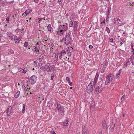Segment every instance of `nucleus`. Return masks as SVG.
Returning <instances> with one entry per match:
<instances>
[{
  "instance_id": "obj_1",
  "label": "nucleus",
  "mask_w": 134,
  "mask_h": 134,
  "mask_svg": "<svg viewBox=\"0 0 134 134\" xmlns=\"http://www.w3.org/2000/svg\"><path fill=\"white\" fill-rule=\"evenodd\" d=\"M7 35L9 37L11 38L12 41H15V42H19L21 40V38L20 36L18 38L16 36H15L14 38H13V36L14 35L11 32H8L7 33Z\"/></svg>"
},
{
  "instance_id": "obj_2",
  "label": "nucleus",
  "mask_w": 134,
  "mask_h": 134,
  "mask_svg": "<svg viewBox=\"0 0 134 134\" xmlns=\"http://www.w3.org/2000/svg\"><path fill=\"white\" fill-rule=\"evenodd\" d=\"M57 107L55 108L56 111L59 110V114L62 115L64 114V110L63 108L61 107L60 105L58 103H57Z\"/></svg>"
},
{
  "instance_id": "obj_3",
  "label": "nucleus",
  "mask_w": 134,
  "mask_h": 134,
  "mask_svg": "<svg viewBox=\"0 0 134 134\" xmlns=\"http://www.w3.org/2000/svg\"><path fill=\"white\" fill-rule=\"evenodd\" d=\"M37 80V77L35 75L31 76L30 78L29 82L30 83L33 85L36 83Z\"/></svg>"
},
{
  "instance_id": "obj_4",
  "label": "nucleus",
  "mask_w": 134,
  "mask_h": 134,
  "mask_svg": "<svg viewBox=\"0 0 134 134\" xmlns=\"http://www.w3.org/2000/svg\"><path fill=\"white\" fill-rule=\"evenodd\" d=\"M93 88V85H92V83H90L87 86L86 90L88 94H90L92 92Z\"/></svg>"
},
{
  "instance_id": "obj_5",
  "label": "nucleus",
  "mask_w": 134,
  "mask_h": 134,
  "mask_svg": "<svg viewBox=\"0 0 134 134\" xmlns=\"http://www.w3.org/2000/svg\"><path fill=\"white\" fill-rule=\"evenodd\" d=\"M113 20H114V23L117 24L119 26H121L123 25V23H121L120 20L117 18H115Z\"/></svg>"
},
{
  "instance_id": "obj_6",
  "label": "nucleus",
  "mask_w": 134,
  "mask_h": 134,
  "mask_svg": "<svg viewBox=\"0 0 134 134\" xmlns=\"http://www.w3.org/2000/svg\"><path fill=\"white\" fill-rule=\"evenodd\" d=\"M102 84V83L100 85L99 84L95 89V91L97 93L98 92L99 93L101 92L102 90V88L101 87Z\"/></svg>"
},
{
  "instance_id": "obj_7",
  "label": "nucleus",
  "mask_w": 134,
  "mask_h": 134,
  "mask_svg": "<svg viewBox=\"0 0 134 134\" xmlns=\"http://www.w3.org/2000/svg\"><path fill=\"white\" fill-rule=\"evenodd\" d=\"M106 77V79H108L109 81L111 82L113 80L114 75L112 74H110L107 75Z\"/></svg>"
},
{
  "instance_id": "obj_8",
  "label": "nucleus",
  "mask_w": 134,
  "mask_h": 134,
  "mask_svg": "<svg viewBox=\"0 0 134 134\" xmlns=\"http://www.w3.org/2000/svg\"><path fill=\"white\" fill-rule=\"evenodd\" d=\"M70 39V35L69 34V33H66V36L65 38H63L62 39V41H63L64 40H65V41H69V40Z\"/></svg>"
},
{
  "instance_id": "obj_9",
  "label": "nucleus",
  "mask_w": 134,
  "mask_h": 134,
  "mask_svg": "<svg viewBox=\"0 0 134 134\" xmlns=\"http://www.w3.org/2000/svg\"><path fill=\"white\" fill-rule=\"evenodd\" d=\"M132 52H133V53L130 58V61L132 64L134 65V50L133 49L132 50Z\"/></svg>"
},
{
  "instance_id": "obj_10",
  "label": "nucleus",
  "mask_w": 134,
  "mask_h": 134,
  "mask_svg": "<svg viewBox=\"0 0 134 134\" xmlns=\"http://www.w3.org/2000/svg\"><path fill=\"white\" fill-rule=\"evenodd\" d=\"M121 72V69H120L119 70V71L118 72L116 73L114 78L115 79H117L120 76V74Z\"/></svg>"
},
{
  "instance_id": "obj_11",
  "label": "nucleus",
  "mask_w": 134,
  "mask_h": 134,
  "mask_svg": "<svg viewBox=\"0 0 134 134\" xmlns=\"http://www.w3.org/2000/svg\"><path fill=\"white\" fill-rule=\"evenodd\" d=\"M82 132V134H88V132L85 126L83 127Z\"/></svg>"
},
{
  "instance_id": "obj_12",
  "label": "nucleus",
  "mask_w": 134,
  "mask_h": 134,
  "mask_svg": "<svg viewBox=\"0 0 134 134\" xmlns=\"http://www.w3.org/2000/svg\"><path fill=\"white\" fill-rule=\"evenodd\" d=\"M66 54V52L64 50L62 51L59 54V58L62 59V56Z\"/></svg>"
},
{
  "instance_id": "obj_13",
  "label": "nucleus",
  "mask_w": 134,
  "mask_h": 134,
  "mask_svg": "<svg viewBox=\"0 0 134 134\" xmlns=\"http://www.w3.org/2000/svg\"><path fill=\"white\" fill-rule=\"evenodd\" d=\"M54 67V66L53 65L49 66L48 68L46 70L47 72H51V71L52 70V69H53Z\"/></svg>"
},
{
  "instance_id": "obj_14",
  "label": "nucleus",
  "mask_w": 134,
  "mask_h": 134,
  "mask_svg": "<svg viewBox=\"0 0 134 134\" xmlns=\"http://www.w3.org/2000/svg\"><path fill=\"white\" fill-rule=\"evenodd\" d=\"M47 28L49 31L52 32L53 31V30L52 29L51 24H48V26H47Z\"/></svg>"
},
{
  "instance_id": "obj_15",
  "label": "nucleus",
  "mask_w": 134,
  "mask_h": 134,
  "mask_svg": "<svg viewBox=\"0 0 134 134\" xmlns=\"http://www.w3.org/2000/svg\"><path fill=\"white\" fill-rule=\"evenodd\" d=\"M63 125L64 126H67L68 125V119L65 120V121L63 122Z\"/></svg>"
},
{
  "instance_id": "obj_16",
  "label": "nucleus",
  "mask_w": 134,
  "mask_h": 134,
  "mask_svg": "<svg viewBox=\"0 0 134 134\" xmlns=\"http://www.w3.org/2000/svg\"><path fill=\"white\" fill-rule=\"evenodd\" d=\"M68 29V26L65 25H62V30L63 32L66 31Z\"/></svg>"
},
{
  "instance_id": "obj_17",
  "label": "nucleus",
  "mask_w": 134,
  "mask_h": 134,
  "mask_svg": "<svg viewBox=\"0 0 134 134\" xmlns=\"http://www.w3.org/2000/svg\"><path fill=\"white\" fill-rule=\"evenodd\" d=\"M57 29L58 31H60L61 32L63 31L62 30V25H60L59 24V26Z\"/></svg>"
},
{
  "instance_id": "obj_18",
  "label": "nucleus",
  "mask_w": 134,
  "mask_h": 134,
  "mask_svg": "<svg viewBox=\"0 0 134 134\" xmlns=\"http://www.w3.org/2000/svg\"><path fill=\"white\" fill-rule=\"evenodd\" d=\"M102 126L104 128V129H107V125L106 124V122L105 121H103V122Z\"/></svg>"
},
{
  "instance_id": "obj_19",
  "label": "nucleus",
  "mask_w": 134,
  "mask_h": 134,
  "mask_svg": "<svg viewBox=\"0 0 134 134\" xmlns=\"http://www.w3.org/2000/svg\"><path fill=\"white\" fill-rule=\"evenodd\" d=\"M50 65V63H47L45 65L44 67V69H45L46 70L48 68V67Z\"/></svg>"
},
{
  "instance_id": "obj_20",
  "label": "nucleus",
  "mask_w": 134,
  "mask_h": 134,
  "mask_svg": "<svg viewBox=\"0 0 134 134\" xmlns=\"http://www.w3.org/2000/svg\"><path fill=\"white\" fill-rule=\"evenodd\" d=\"M130 62L128 60H127L124 63V66L125 67H127V65L129 64Z\"/></svg>"
},
{
  "instance_id": "obj_21",
  "label": "nucleus",
  "mask_w": 134,
  "mask_h": 134,
  "mask_svg": "<svg viewBox=\"0 0 134 134\" xmlns=\"http://www.w3.org/2000/svg\"><path fill=\"white\" fill-rule=\"evenodd\" d=\"M20 92L19 91H18L14 95V97L16 98H17L19 97Z\"/></svg>"
},
{
  "instance_id": "obj_22",
  "label": "nucleus",
  "mask_w": 134,
  "mask_h": 134,
  "mask_svg": "<svg viewBox=\"0 0 134 134\" xmlns=\"http://www.w3.org/2000/svg\"><path fill=\"white\" fill-rule=\"evenodd\" d=\"M111 10V8L109 7H108L107 9V16H108L110 14V13Z\"/></svg>"
},
{
  "instance_id": "obj_23",
  "label": "nucleus",
  "mask_w": 134,
  "mask_h": 134,
  "mask_svg": "<svg viewBox=\"0 0 134 134\" xmlns=\"http://www.w3.org/2000/svg\"><path fill=\"white\" fill-rule=\"evenodd\" d=\"M33 51H36V53L37 54H38L39 53V50H37V49L36 47H35V46L33 47Z\"/></svg>"
},
{
  "instance_id": "obj_24",
  "label": "nucleus",
  "mask_w": 134,
  "mask_h": 134,
  "mask_svg": "<svg viewBox=\"0 0 134 134\" xmlns=\"http://www.w3.org/2000/svg\"><path fill=\"white\" fill-rule=\"evenodd\" d=\"M56 33L60 35H61L62 34H63V32L62 31V32H61V31H56Z\"/></svg>"
},
{
  "instance_id": "obj_25",
  "label": "nucleus",
  "mask_w": 134,
  "mask_h": 134,
  "mask_svg": "<svg viewBox=\"0 0 134 134\" xmlns=\"http://www.w3.org/2000/svg\"><path fill=\"white\" fill-rule=\"evenodd\" d=\"M106 67H105L104 66H103L101 68V70H100V72L101 73H103L104 72V70H105L106 68Z\"/></svg>"
},
{
  "instance_id": "obj_26",
  "label": "nucleus",
  "mask_w": 134,
  "mask_h": 134,
  "mask_svg": "<svg viewBox=\"0 0 134 134\" xmlns=\"http://www.w3.org/2000/svg\"><path fill=\"white\" fill-rule=\"evenodd\" d=\"M108 62L107 60H105L104 62V64L103 65V66L106 67L107 65H108Z\"/></svg>"
},
{
  "instance_id": "obj_27",
  "label": "nucleus",
  "mask_w": 134,
  "mask_h": 134,
  "mask_svg": "<svg viewBox=\"0 0 134 134\" xmlns=\"http://www.w3.org/2000/svg\"><path fill=\"white\" fill-rule=\"evenodd\" d=\"M97 80H96L94 79L93 83V85H93V86H94V87H95V86L96 85V84L97 83Z\"/></svg>"
},
{
  "instance_id": "obj_28",
  "label": "nucleus",
  "mask_w": 134,
  "mask_h": 134,
  "mask_svg": "<svg viewBox=\"0 0 134 134\" xmlns=\"http://www.w3.org/2000/svg\"><path fill=\"white\" fill-rule=\"evenodd\" d=\"M49 45V47L51 48H52L54 46L53 42H50Z\"/></svg>"
},
{
  "instance_id": "obj_29",
  "label": "nucleus",
  "mask_w": 134,
  "mask_h": 134,
  "mask_svg": "<svg viewBox=\"0 0 134 134\" xmlns=\"http://www.w3.org/2000/svg\"><path fill=\"white\" fill-rule=\"evenodd\" d=\"M42 20H45V19H44V18H38V22L39 23H40L41 22V21H42Z\"/></svg>"
},
{
  "instance_id": "obj_30",
  "label": "nucleus",
  "mask_w": 134,
  "mask_h": 134,
  "mask_svg": "<svg viewBox=\"0 0 134 134\" xmlns=\"http://www.w3.org/2000/svg\"><path fill=\"white\" fill-rule=\"evenodd\" d=\"M27 68H25L23 69V72L24 73H25L27 71Z\"/></svg>"
},
{
  "instance_id": "obj_31",
  "label": "nucleus",
  "mask_w": 134,
  "mask_h": 134,
  "mask_svg": "<svg viewBox=\"0 0 134 134\" xmlns=\"http://www.w3.org/2000/svg\"><path fill=\"white\" fill-rule=\"evenodd\" d=\"M110 82V81H109V80L108 79H106L105 84L106 85H108V83Z\"/></svg>"
},
{
  "instance_id": "obj_32",
  "label": "nucleus",
  "mask_w": 134,
  "mask_h": 134,
  "mask_svg": "<svg viewBox=\"0 0 134 134\" xmlns=\"http://www.w3.org/2000/svg\"><path fill=\"white\" fill-rule=\"evenodd\" d=\"M115 127V124L112 123L111 124L110 127L111 129L113 130Z\"/></svg>"
},
{
  "instance_id": "obj_33",
  "label": "nucleus",
  "mask_w": 134,
  "mask_h": 134,
  "mask_svg": "<svg viewBox=\"0 0 134 134\" xmlns=\"http://www.w3.org/2000/svg\"><path fill=\"white\" fill-rule=\"evenodd\" d=\"M23 108L22 109V112L23 113H24L25 112V105L24 104H23Z\"/></svg>"
},
{
  "instance_id": "obj_34",
  "label": "nucleus",
  "mask_w": 134,
  "mask_h": 134,
  "mask_svg": "<svg viewBox=\"0 0 134 134\" xmlns=\"http://www.w3.org/2000/svg\"><path fill=\"white\" fill-rule=\"evenodd\" d=\"M73 23L72 21L71 20L69 24V26L70 27H72L73 26Z\"/></svg>"
},
{
  "instance_id": "obj_35",
  "label": "nucleus",
  "mask_w": 134,
  "mask_h": 134,
  "mask_svg": "<svg viewBox=\"0 0 134 134\" xmlns=\"http://www.w3.org/2000/svg\"><path fill=\"white\" fill-rule=\"evenodd\" d=\"M105 30L109 34L110 33V31L108 27H106V28Z\"/></svg>"
},
{
  "instance_id": "obj_36",
  "label": "nucleus",
  "mask_w": 134,
  "mask_h": 134,
  "mask_svg": "<svg viewBox=\"0 0 134 134\" xmlns=\"http://www.w3.org/2000/svg\"><path fill=\"white\" fill-rule=\"evenodd\" d=\"M125 38H124L123 37H121L120 38L121 41V42H125Z\"/></svg>"
},
{
  "instance_id": "obj_37",
  "label": "nucleus",
  "mask_w": 134,
  "mask_h": 134,
  "mask_svg": "<svg viewBox=\"0 0 134 134\" xmlns=\"http://www.w3.org/2000/svg\"><path fill=\"white\" fill-rule=\"evenodd\" d=\"M78 25H74V29L75 31H76L77 30V27Z\"/></svg>"
},
{
  "instance_id": "obj_38",
  "label": "nucleus",
  "mask_w": 134,
  "mask_h": 134,
  "mask_svg": "<svg viewBox=\"0 0 134 134\" xmlns=\"http://www.w3.org/2000/svg\"><path fill=\"white\" fill-rule=\"evenodd\" d=\"M12 108V106H10L8 107V109L11 111V110Z\"/></svg>"
},
{
  "instance_id": "obj_39",
  "label": "nucleus",
  "mask_w": 134,
  "mask_h": 134,
  "mask_svg": "<svg viewBox=\"0 0 134 134\" xmlns=\"http://www.w3.org/2000/svg\"><path fill=\"white\" fill-rule=\"evenodd\" d=\"M54 73H53L52 74V75H51V80H53V78L54 77Z\"/></svg>"
},
{
  "instance_id": "obj_40",
  "label": "nucleus",
  "mask_w": 134,
  "mask_h": 134,
  "mask_svg": "<svg viewBox=\"0 0 134 134\" xmlns=\"http://www.w3.org/2000/svg\"><path fill=\"white\" fill-rule=\"evenodd\" d=\"M98 76H99L98 74H97L96 75L95 77L94 78V79L96 80H97L98 79Z\"/></svg>"
},
{
  "instance_id": "obj_41",
  "label": "nucleus",
  "mask_w": 134,
  "mask_h": 134,
  "mask_svg": "<svg viewBox=\"0 0 134 134\" xmlns=\"http://www.w3.org/2000/svg\"><path fill=\"white\" fill-rule=\"evenodd\" d=\"M43 58V57L42 56L40 58H39V62H41Z\"/></svg>"
},
{
  "instance_id": "obj_42",
  "label": "nucleus",
  "mask_w": 134,
  "mask_h": 134,
  "mask_svg": "<svg viewBox=\"0 0 134 134\" xmlns=\"http://www.w3.org/2000/svg\"><path fill=\"white\" fill-rule=\"evenodd\" d=\"M28 42H25V43L24 44V47H26L28 45Z\"/></svg>"
},
{
  "instance_id": "obj_43",
  "label": "nucleus",
  "mask_w": 134,
  "mask_h": 134,
  "mask_svg": "<svg viewBox=\"0 0 134 134\" xmlns=\"http://www.w3.org/2000/svg\"><path fill=\"white\" fill-rule=\"evenodd\" d=\"M113 38H109V42H113Z\"/></svg>"
},
{
  "instance_id": "obj_44",
  "label": "nucleus",
  "mask_w": 134,
  "mask_h": 134,
  "mask_svg": "<svg viewBox=\"0 0 134 134\" xmlns=\"http://www.w3.org/2000/svg\"><path fill=\"white\" fill-rule=\"evenodd\" d=\"M31 10H27L26 11V13H27L28 14H29V13L31 12Z\"/></svg>"
},
{
  "instance_id": "obj_45",
  "label": "nucleus",
  "mask_w": 134,
  "mask_h": 134,
  "mask_svg": "<svg viewBox=\"0 0 134 134\" xmlns=\"http://www.w3.org/2000/svg\"><path fill=\"white\" fill-rule=\"evenodd\" d=\"M28 14L27 13H26V12L25 11V12H24L23 14H22V15H24V16H26Z\"/></svg>"
},
{
  "instance_id": "obj_46",
  "label": "nucleus",
  "mask_w": 134,
  "mask_h": 134,
  "mask_svg": "<svg viewBox=\"0 0 134 134\" xmlns=\"http://www.w3.org/2000/svg\"><path fill=\"white\" fill-rule=\"evenodd\" d=\"M6 20L7 21L8 23H9V17H7L6 18Z\"/></svg>"
},
{
  "instance_id": "obj_47",
  "label": "nucleus",
  "mask_w": 134,
  "mask_h": 134,
  "mask_svg": "<svg viewBox=\"0 0 134 134\" xmlns=\"http://www.w3.org/2000/svg\"><path fill=\"white\" fill-rule=\"evenodd\" d=\"M66 81H68V82L70 81V79L68 77H66Z\"/></svg>"
},
{
  "instance_id": "obj_48",
  "label": "nucleus",
  "mask_w": 134,
  "mask_h": 134,
  "mask_svg": "<svg viewBox=\"0 0 134 134\" xmlns=\"http://www.w3.org/2000/svg\"><path fill=\"white\" fill-rule=\"evenodd\" d=\"M99 80L100 81H99V82H99V84L100 85V84H101V83H102L101 81L102 80V78L101 77H100Z\"/></svg>"
},
{
  "instance_id": "obj_49",
  "label": "nucleus",
  "mask_w": 134,
  "mask_h": 134,
  "mask_svg": "<svg viewBox=\"0 0 134 134\" xmlns=\"http://www.w3.org/2000/svg\"><path fill=\"white\" fill-rule=\"evenodd\" d=\"M23 69L21 68H19L18 69V71L20 72H23Z\"/></svg>"
},
{
  "instance_id": "obj_50",
  "label": "nucleus",
  "mask_w": 134,
  "mask_h": 134,
  "mask_svg": "<svg viewBox=\"0 0 134 134\" xmlns=\"http://www.w3.org/2000/svg\"><path fill=\"white\" fill-rule=\"evenodd\" d=\"M77 22L76 21H75L74 22V25H78L77 24Z\"/></svg>"
},
{
  "instance_id": "obj_51",
  "label": "nucleus",
  "mask_w": 134,
  "mask_h": 134,
  "mask_svg": "<svg viewBox=\"0 0 134 134\" xmlns=\"http://www.w3.org/2000/svg\"><path fill=\"white\" fill-rule=\"evenodd\" d=\"M67 51L68 52L67 53V54H68V55L70 56L71 55V52L70 51H68V50Z\"/></svg>"
},
{
  "instance_id": "obj_52",
  "label": "nucleus",
  "mask_w": 134,
  "mask_h": 134,
  "mask_svg": "<svg viewBox=\"0 0 134 134\" xmlns=\"http://www.w3.org/2000/svg\"><path fill=\"white\" fill-rule=\"evenodd\" d=\"M7 116H9L10 114V112H7Z\"/></svg>"
},
{
  "instance_id": "obj_53",
  "label": "nucleus",
  "mask_w": 134,
  "mask_h": 134,
  "mask_svg": "<svg viewBox=\"0 0 134 134\" xmlns=\"http://www.w3.org/2000/svg\"><path fill=\"white\" fill-rule=\"evenodd\" d=\"M19 29L17 28V29H16L15 30V31L17 33H18V32H19Z\"/></svg>"
},
{
  "instance_id": "obj_54",
  "label": "nucleus",
  "mask_w": 134,
  "mask_h": 134,
  "mask_svg": "<svg viewBox=\"0 0 134 134\" xmlns=\"http://www.w3.org/2000/svg\"><path fill=\"white\" fill-rule=\"evenodd\" d=\"M68 83L69 84V85L70 86H72V82L69 81V82H68Z\"/></svg>"
},
{
  "instance_id": "obj_55",
  "label": "nucleus",
  "mask_w": 134,
  "mask_h": 134,
  "mask_svg": "<svg viewBox=\"0 0 134 134\" xmlns=\"http://www.w3.org/2000/svg\"><path fill=\"white\" fill-rule=\"evenodd\" d=\"M93 46L92 45H90L89 47V48L90 49H91L93 48Z\"/></svg>"
},
{
  "instance_id": "obj_56",
  "label": "nucleus",
  "mask_w": 134,
  "mask_h": 134,
  "mask_svg": "<svg viewBox=\"0 0 134 134\" xmlns=\"http://www.w3.org/2000/svg\"><path fill=\"white\" fill-rule=\"evenodd\" d=\"M38 0H34V2L36 3H37L38 2Z\"/></svg>"
},
{
  "instance_id": "obj_57",
  "label": "nucleus",
  "mask_w": 134,
  "mask_h": 134,
  "mask_svg": "<svg viewBox=\"0 0 134 134\" xmlns=\"http://www.w3.org/2000/svg\"><path fill=\"white\" fill-rule=\"evenodd\" d=\"M10 53L12 54H13L14 53V52L12 50H11L10 51Z\"/></svg>"
},
{
  "instance_id": "obj_58",
  "label": "nucleus",
  "mask_w": 134,
  "mask_h": 134,
  "mask_svg": "<svg viewBox=\"0 0 134 134\" xmlns=\"http://www.w3.org/2000/svg\"><path fill=\"white\" fill-rule=\"evenodd\" d=\"M51 133L52 134H56L54 131H52Z\"/></svg>"
},
{
  "instance_id": "obj_59",
  "label": "nucleus",
  "mask_w": 134,
  "mask_h": 134,
  "mask_svg": "<svg viewBox=\"0 0 134 134\" xmlns=\"http://www.w3.org/2000/svg\"><path fill=\"white\" fill-rule=\"evenodd\" d=\"M65 44L66 45H68L70 43V42H65Z\"/></svg>"
},
{
  "instance_id": "obj_60",
  "label": "nucleus",
  "mask_w": 134,
  "mask_h": 134,
  "mask_svg": "<svg viewBox=\"0 0 134 134\" xmlns=\"http://www.w3.org/2000/svg\"><path fill=\"white\" fill-rule=\"evenodd\" d=\"M105 23V21H103L101 23V24H102V23L104 24Z\"/></svg>"
},
{
  "instance_id": "obj_61",
  "label": "nucleus",
  "mask_w": 134,
  "mask_h": 134,
  "mask_svg": "<svg viewBox=\"0 0 134 134\" xmlns=\"http://www.w3.org/2000/svg\"><path fill=\"white\" fill-rule=\"evenodd\" d=\"M11 111L7 109V112H10Z\"/></svg>"
},
{
  "instance_id": "obj_62",
  "label": "nucleus",
  "mask_w": 134,
  "mask_h": 134,
  "mask_svg": "<svg viewBox=\"0 0 134 134\" xmlns=\"http://www.w3.org/2000/svg\"><path fill=\"white\" fill-rule=\"evenodd\" d=\"M120 45H121L123 44V42H120Z\"/></svg>"
},
{
  "instance_id": "obj_63",
  "label": "nucleus",
  "mask_w": 134,
  "mask_h": 134,
  "mask_svg": "<svg viewBox=\"0 0 134 134\" xmlns=\"http://www.w3.org/2000/svg\"><path fill=\"white\" fill-rule=\"evenodd\" d=\"M32 19V18H30L29 19V21H30V20H31Z\"/></svg>"
},
{
  "instance_id": "obj_64",
  "label": "nucleus",
  "mask_w": 134,
  "mask_h": 134,
  "mask_svg": "<svg viewBox=\"0 0 134 134\" xmlns=\"http://www.w3.org/2000/svg\"><path fill=\"white\" fill-rule=\"evenodd\" d=\"M132 73H133L134 74V70L132 71Z\"/></svg>"
}]
</instances>
